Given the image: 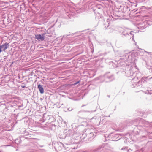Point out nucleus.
Instances as JSON below:
<instances>
[{"label":"nucleus","instance_id":"nucleus-7","mask_svg":"<svg viewBox=\"0 0 152 152\" xmlns=\"http://www.w3.org/2000/svg\"><path fill=\"white\" fill-rule=\"evenodd\" d=\"M132 33H133V32H131L129 34H127H127H128L129 35H130L132 36L133 35Z\"/></svg>","mask_w":152,"mask_h":152},{"label":"nucleus","instance_id":"nucleus-9","mask_svg":"<svg viewBox=\"0 0 152 152\" xmlns=\"http://www.w3.org/2000/svg\"><path fill=\"white\" fill-rule=\"evenodd\" d=\"M145 52H146L147 53H148L149 54H151L152 55V53L151 52H149L147 51H145Z\"/></svg>","mask_w":152,"mask_h":152},{"label":"nucleus","instance_id":"nucleus-1","mask_svg":"<svg viewBox=\"0 0 152 152\" xmlns=\"http://www.w3.org/2000/svg\"><path fill=\"white\" fill-rule=\"evenodd\" d=\"M131 83L133 87H135L139 86L142 84V80H139L138 77H136L132 79Z\"/></svg>","mask_w":152,"mask_h":152},{"label":"nucleus","instance_id":"nucleus-2","mask_svg":"<svg viewBox=\"0 0 152 152\" xmlns=\"http://www.w3.org/2000/svg\"><path fill=\"white\" fill-rule=\"evenodd\" d=\"M45 34H43L41 35L40 34H37L35 35V38L38 40H43L45 39Z\"/></svg>","mask_w":152,"mask_h":152},{"label":"nucleus","instance_id":"nucleus-8","mask_svg":"<svg viewBox=\"0 0 152 152\" xmlns=\"http://www.w3.org/2000/svg\"><path fill=\"white\" fill-rule=\"evenodd\" d=\"M80 81H78L76 82L74 84V85H76V84H78V83H79Z\"/></svg>","mask_w":152,"mask_h":152},{"label":"nucleus","instance_id":"nucleus-5","mask_svg":"<svg viewBox=\"0 0 152 152\" xmlns=\"http://www.w3.org/2000/svg\"><path fill=\"white\" fill-rule=\"evenodd\" d=\"M96 135V133L94 132H91L88 135V137L90 138H91L94 137V136H95Z\"/></svg>","mask_w":152,"mask_h":152},{"label":"nucleus","instance_id":"nucleus-15","mask_svg":"<svg viewBox=\"0 0 152 152\" xmlns=\"http://www.w3.org/2000/svg\"><path fill=\"white\" fill-rule=\"evenodd\" d=\"M132 39H133H133H134V38H132Z\"/></svg>","mask_w":152,"mask_h":152},{"label":"nucleus","instance_id":"nucleus-4","mask_svg":"<svg viewBox=\"0 0 152 152\" xmlns=\"http://www.w3.org/2000/svg\"><path fill=\"white\" fill-rule=\"evenodd\" d=\"M38 88L41 94H43L44 93V89L42 86H41L40 84L38 85Z\"/></svg>","mask_w":152,"mask_h":152},{"label":"nucleus","instance_id":"nucleus-13","mask_svg":"<svg viewBox=\"0 0 152 152\" xmlns=\"http://www.w3.org/2000/svg\"><path fill=\"white\" fill-rule=\"evenodd\" d=\"M84 106V105H83V106H82V107H83Z\"/></svg>","mask_w":152,"mask_h":152},{"label":"nucleus","instance_id":"nucleus-3","mask_svg":"<svg viewBox=\"0 0 152 152\" xmlns=\"http://www.w3.org/2000/svg\"><path fill=\"white\" fill-rule=\"evenodd\" d=\"M110 136H112L111 138L112 140L114 141H116L118 140L120 138H118L119 137V135L118 134H112L111 135H110Z\"/></svg>","mask_w":152,"mask_h":152},{"label":"nucleus","instance_id":"nucleus-6","mask_svg":"<svg viewBox=\"0 0 152 152\" xmlns=\"http://www.w3.org/2000/svg\"><path fill=\"white\" fill-rule=\"evenodd\" d=\"M104 77H102V76H100L99 77H98V78H96V80H100L102 78H104Z\"/></svg>","mask_w":152,"mask_h":152},{"label":"nucleus","instance_id":"nucleus-14","mask_svg":"<svg viewBox=\"0 0 152 152\" xmlns=\"http://www.w3.org/2000/svg\"><path fill=\"white\" fill-rule=\"evenodd\" d=\"M72 110V109H71V110H70V111H71V110Z\"/></svg>","mask_w":152,"mask_h":152},{"label":"nucleus","instance_id":"nucleus-12","mask_svg":"<svg viewBox=\"0 0 152 152\" xmlns=\"http://www.w3.org/2000/svg\"><path fill=\"white\" fill-rule=\"evenodd\" d=\"M108 26H109V25H108V26H107V27H106V28H107L108 27Z\"/></svg>","mask_w":152,"mask_h":152},{"label":"nucleus","instance_id":"nucleus-11","mask_svg":"<svg viewBox=\"0 0 152 152\" xmlns=\"http://www.w3.org/2000/svg\"><path fill=\"white\" fill-rule=\"evenodd\" d=\"M22 87L23 88H24L25 87V86H22Z\"/></svg>","mask_w":152,"mask_h":152},{"label":"nucleus","instance_id":"nucleus-10","mask_svg":"<svg viewBox=\"0 0 152 152\" xmlns=\"http://www.w3.org/2000/svg\"><path fill=\"white\" fill-rule=\"evenodd\" d=\"M48 30H47L46 31V32L45 33V34H48Z\"/></svg>","mask_w":152,"mask_h":152},{"label":"nucleus","instance_id":"nucleus-16","mask_svg":"<svg viewBox=\"0 0 152 152\" xmlns=\"http://www.w3.org/2000/svg\"><path fill=\"white\" fill-rule=\"evenodd\" d=\"M48 36H51L50 35H48Z\"/></svg>","mask_w":152,"mask_h":152}]
</instances>
